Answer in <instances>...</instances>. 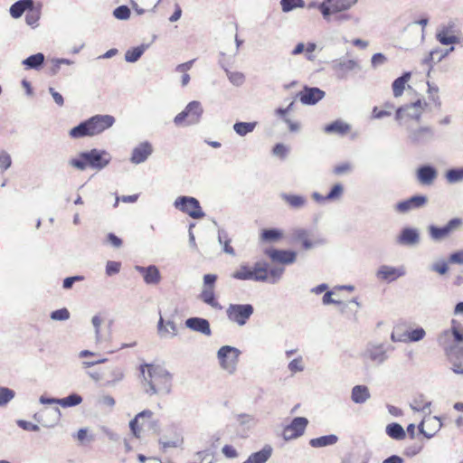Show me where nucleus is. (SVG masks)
Listing matches in <instances>:
<instances>
[{"instance_id": "1", "label": "nucleus", "mask_w": 463, "mask_h": 463, "mask_svg": "<svg viewBox=\"0 0 463 463\" xmlns=\"http://www.w3.org/2000/svg\"><path fill=\"white\" fill-rule=\"evenodd\" d=\"M140 374L146 393L154 395L157 393L169 394L172 390V374L163 366L152 364H144L139 367Z\"/></svg>"}, {"instance_id": "2", "label": "nucleus", "mask_w": 463, "mask_h": 463, "mask_svg": "<svg viewBox=\"0 0 463 463\" xmlns=\"http://www.w3.org/2000/svg\"><path fill=\"white\" fill-rule=\"evenodd\" d=\"M111 156L106 150L93 148L81 152L78 157L69 160V165L78 170L83 171L88 166L95 170H102L110 162Z\"/></svg>"}, {"instance_id": "3", "label": "nucleus", "mask_w": 463, "mask_h": 463, "mask_svg": "<svg viewBox=\"0 0 463 463\" xmlns=\"http://www.w3.org/2000/svg\"><path fill=\"white\" fill-rule=\"evenodd\" d=\"M290 240L292 242H300L302 249L309 250L313 248L325 245L326 240L315 234L312 230L305 228H295L291 231Z\"/></svg>"}, {"instance_id": "4", "label": "nucleus", "mask_w": 463, "mask_h": 463, "mask_svg": "<svg viewBox=\"0 0 463 463\" xmlns=\"http://www.w3.org/2000/svg\"><path fill=\"white\" fill-rule=\"evenodd\" d=\"M203 113L202 104L197 100H193L186 105L182 112L175 117L174 123L176 126L195 125L200 122Z\"/></svg>"}, {"instance_id": "5", "label": "nucleus", "mask_w": 463, "mask_h": 463, "mask_svg": "<svg viewBox=\"0 0 463 463\" xmlns=\"http://www.w3.org/2000/svg\"><path fill=\"white\" fill-rule=\"evenodd\" d=\"M241 351L231 345H223L217 351V358L222 370L233 374L237 368Z\"/></svg>"}, {"instance_id": "6", "label": "nucleus", "mask_w": 463, "mask_h": 463, "mask_svg": "<svg viewBox=\"0 0 463 463\" xmlns=\"http://www.w3.org/2000/svg\"><path fill=\"white\" fill-rule=\"evenodd\" d=\"M435 138V129L430 126L407 128V141L413 146H424Z\"/></svg>"}, {"instance_id": "7", "label": "nucleus", "mask_w": 463, "mask_h": 463, "mask_svg": "<svg viewBox=\"0 0 463 463\" xmlns=\"http://www.w3.org/2000/svg\"><path fill=\"white\" fill-rule=\"evenodd\" d=\"M463 219L455 217L450 219L444 226L430 225L428 232L430 239L434 241H441L448 238L451 233L461 230Z\"/></svg>"}, {"instance_id": "8", "label": "nucleus", "mask_w": 463, "mask_h": 463, "mask_svg": "<svg viewBox=\"0 0 463 463\" xmlns=\"http://www.w3.org/2000/svg\"><path fill=\"white\" fill-rule=\"evenodd\" d=\"M174 206L193 219H201L205 215L199 201L192 196H178L174 202Z\"/></svg>"}, {"instance_id": "9", "label": "nucleus", "mask_w": 463, "mask_h": 463, "mask_svg": "<svg viewBox=\"0 0 463 463\" xmlns=\"http://www.w3.org/2000/svg\"><path fill=\"white\" fill-rule=\"evenodd\" d=\"M254 307L250 304H230L226 315L230 321L242 326L252 316Z\"/></svg>"}, {"instance_id": "10", "label": "nucleus", "mask_w": 463, "mask_h": 463, "mask_svg": "<svg viewBox=\"0 0 463 463\" xmlns=\"http://www.w3.org/2000/svg\"><path fill=\"white\" fill-rule=\"evenodd\" d=\"M364 361H370L377 365L383 364L387 359V349L383 344L368 343L361 353Z\"/></svg>"}, {"instance_id": "11", "label": "nucleus", "mask_w": 463, "mask_h": 463, "mask_svg": "<svg viewBox=\"0 0 463 463\" xmlns=\"http://www.w3.org/2000/svg\"><path fill=\"white\" fill-rule=\"evenodd\" d=\"M427 103L421 99L399 107L396 110V120H402L404 117L420 121Z\"/></svg>"}, {"instance_id": "12", "label": "nucleus", "mask_w": 463, "mask_h": 463, "mask_svg": "<svg viewBox=\"0 0 463 463\" xmlns=\"http://www.w3.org/2000/svg\"><path fill=\"white\" fill-rule=\"evenodd\" d=\"M437 342L442 347L446 356H451L453 352H458V349L463 348V346L458 345L459 343L454 341L453 326L439 333Z\"/></svg>"}, {"instance_id": "13", "label": "nucleus", "mask_w": 463, "mask_h": 463, "mask_svg": "<svg viewBox=\"0 0 463 463\" xmlns=\"http://www.w3.org/2000/svg\"><path fill=\"white\" fill-rule=\"evenodd\" d=\"M308 424V420L305 417H295L290 424L283 430V438L286 440L297 439L302 436Z\"/></svg>"}, {"instance_id": "14", "label": "nucleus", "mask_w": 463, "mask_h": 463, "mask_svg": "<svg viewBox=\"0 0 463 463\" xmlns=\"http://www.w3.org/2000/svg\"><path fill=\"white\" fill-rule=\"evenodd\" d=\"M91 136H96L111 128L115 118L111 115H95L88 118Z\"/></svg>"}, {"instance_id": "15", "label": "nucleus", "mask_w": 463, "mask_h": 463, "mask_svg": "<svg viewBox=\"0 0 463 463\" xmlns=\"http://www.w3.org/2000/svg\"><path fill=\"white\" fill-rule=\"evenodd\" d=\"M428 202L426 195L417 194L413 195L407 200L399 202L395 204V211L400 213H406L410 211L420 209L423 207Z\"/></svg>"}, {"instance_id": "16", "label": "nucleus", "mask_w": 463, "mask_h": 463, "mask_svg": "<svg viewBox=\"0 0 463 463\" xmlns=\"http://www.w3.org/2000/svg\"><path fill=\"white\" fill-rule=\"evenodd\" d=\"M265 254L273 262L284 265L293 264L297 260V252L290 250L267 249Z\"/></svg>"}, {"instance_id": "17", "label": "nucleus", "mask_w": 463, "mask_h": 463, "mask_svg": "<svg viewBox=\"0 0 463 463\" xmlns=\"http://www.w3.org/2000/svg\"><path fill=\"white\" fill-rule=\"evenodd\" d=\"M406 269L404 266L392 267L389 265H382L377 270L378 279L387 281L388 283L395 281L397 279L405 276Z\"/></svg>"}, {"instance_id": "18", "label": "nucleus", "mask_w": 463, "mask_h": 463, "mask_svg": "<svg viewBox=\"0 0 463 463\" xmlns=\"http://www.w3.org/2000/svg\"><path fill=\"white\" fill-rule=\"evenodd\" d=\"M442 423L439 417L429 416L418 426L419 431L427 439H431L441 428Z\"/></svg>"}, {"instance_id": "19", "label": "nucleus", "mask_w": 463, "mask_h": 463, "mask_svg": "<svg viewBox=\"0 0 463 463\" xmlns=\"http://www.w3.org/2000/svg\"><path fill=\"white\" fill-rule=\"evenodd\" d=\"M324 90L317 87L305 86L303 90L298 94L300 101L305 105H315L325 97Z\"/></svg>"}, {"instance_id": "20", "label": "nucleus", "mask_w": 463, "mask_h": 463, "mask_svg": "<svg viewBox=\"0 0 463 463\" xmlns=\"http://www.w3.org/2000/svg\"><path fill=\"white\" fill-rule=\"evenodd\" d=\"M153 153V146L148 141L140 143L132 150L130 162L135 165H139L147 160Z\"/></svg>"}, {"instance_id": "21", "label": "nucleus", "mask_w": 463, "mask_h": 463, "mask_svg": "<svg viewBox=\"0 0 463 463\" xmlns=\"http://www.w3.org/2000/svg\"><path fill=\"white\" fill-rule=\"evenodd\" d=\"M332 69L336 73L337 78L345 79L348 71L360 69V66L354 60L338 59L333 61Z\"/></svg>"}, {"instance_id": "22", "label": "nucleus", "mask_w": 463, "mask_h": 463, "mask_svg": "<svg viewBox=\"0 0 463 463\" xmlns=\"http://www.w3.org/2000/svg\"><path fill=\"white\" fill-rule=\"evenodd\" d=\"M437 176V169L430 165H420L416 171L417 180L423 185L432 184Z\"/></svg>"}, {"instance_id": "23", "label": "nucleus", "mask_w": 463, "mask_h": 463, "mask_svg": "<svg viewBox=\"0 0 463 463\" xmlns=\"http://www.w3.org/2000/svg\"><path fill=\"white\" fill-rule=\"evenodd\" d=\"M185 326L194 332L210 336L212 330L207 319L198 317H189L185 320Z\"/></svg>"}, {"instance_id": "24", "label": "nucleus", "mask_w": 463, "mask_h": 463, "mask_svg": "<svg viewBox=\"0 0 463 463\" xmlns=\"http://www.w3.org/2000/svg\"><path fill=\"white\" fill-rule=\"evenodd\" d=\"M420 242V233L417 229L406 227L397 237V243L404 246H414Z\"/></svg>"}, {"instance_id": "25", "label": "nucleus", "mask_w": 463, "mask_h": 463, "mask_svg": "<svg viewBox=\"0 0 463 463\" xmlns=\"http://www.w3.org/2000/svg\"><path fill=\"white\" fill-rule=\"evenodd\" d=\"M34 6V0H18L10 7V14L13 18H20L24 12H28Z\"/></svg>"}, {"instance_id": "26", "label": "nucleus", "mask_w": 463, "mask_h": 463, "mask_svg": "<svg viewBox=\"0 0 463 463\" xmlns=\"http://www.w3.org/2000/svg\"><path fill=\"white\" fill-rule=\"evenodd\" d=\"M272 451V447L267 444L260 451L250 454L242 463H266L271 457Z\"/></svg>"}, {"instance_id": "27", "label": "nucleus", "mask_w": 463, "mask_h": 463, "mask_svg": "<svg viewBox=\"0 0 463 463\" xmlns=\"http://www.w3.org/2000/svg\"><path fill=\"white\" fill-rule=\"evenodd\" d=\"M45 57L43 53L38 52L33 55H30L26 59L22 61V64L24 66L26 70H40L44 63Z\"/></svg>"}, {"instance_id": "28", "label": "nucleus", "mask_w": 463, "mask_h": 463, "mask_svg": "<svg viewBox=\"0 0 463 463\" xmlns=\"http://www.w3.org/2000/svg\"><path fill=\"white\" fill-rule=\"evenodd\" d=\"M280 197L289 207L296 210L301 209L307 204V199L302 195L282 193Z\"/></svg>"}, {"instance_id": "29", "label": "nucleus", "mask_w": 463, "mask_h": 463, "mask_svg": "<svg viewBox=\"0 0 463 463\" xmlns=\"http://www.w3.org/2000/svg\"><path fill=\"white\" fill-rule=\"evenodd\" d=\"M350 129L351 126L342 120H335L324 128L327 134H338L340 136L345 135Z\"/></svg>"}, {"instance_id": "30", "label": "nucleus", "mask_w": 463, "mask_h": 463, "mask_svg": "<svg viewBox=\"0 0 463 463\" xmlns=\"http://www.w3.org/2000/svg\"><path fill=\"white\" fill-rule=\"evenodd\" d=\"M370 398L369 389L365 385H355L352 389L351 399L354 403H364Z\"/></svg>"}, {"instance_id": "31", "label": "nucleus", "mask_w": 463, "mask_h": 463, "mask_svg": "<svg viewBox=\"0 0 463 463\" xmlns=\"http://www.w3.org/2000/svg\"><path fill=\"white\" fill-rule=\"evenodd\" d=\"M338 441V437L335 434H329L321 436L318 438H314L309 440V445L312 448H324L328 446H333L336 444Z\"/></svg>"}, {"instance_id": "32", "label": "nucleus", "mask_w": 463, "mask_h": 463, "mask_svg": "<svg viewBox=\"0 0 463 463\" xmlns=\"http://www.w3.org/2000/svg\"><path fill=\"white\" fill-rule=\"evenodd\" d=\"M269 264L267 262H256L251 269L254 281L265 282L269 280Z\"/></svg>"}, {"instance_id": "33", "label": "nucleus", "mask_w": 463, "mask_h": 463, "mask_svg": "<svg viewBox=\"0 0 463 463\" xmlns=\"http://www.w3.org/2000/svg\"><path fill=\"white\" fill-rule=\"evenodd\" d=\"M411 73L410 71L404 72L402 76L394 80L392 84L393 96L398 98L402 95L406 83L410 80Z\"/></svg>"}, {"instance_id": "34", "label": "nucleus", "mask_w": 463, "mask_h": 463, "mask_svg": "<svg viewBox=\"0 0 463 463\" xmlns=\"http://www.w3.org/2000/svg\"><path fill=\"white\" fill-rule=\"evenodd\" d=\"M451 364V370L457 374H463V347L453 352L451 356H447Z\"/></svg>"}, {"instance_id": "35", "label": "nucleus", "mask_w": 463, "mask_h": 463, "mask_svg": "<svg viewBox=\"0 0 463 463\" xmlns=\"http://www.w3.org/2000/svg\"><path fill=\"white\" fill-rule=\"evenodd\" d=\"M69 135L72 138H81V137H92L90 128L89 120L86 119V120L80 122L76 127L72 128L70 130Z\"/></svg>"}, {"instance_id": "36", "label": "nucleus", "mask_w": 463, "mask_h": 463, "mask_svg": "<svg viewBox=\"0 0 463 463\" xmlns=\"http://www.w3.org/2000/svg\"><path fill=\"white\" fill-rule=\"evenodd\" d=\"M149 46H150V44H148V43H142L139 46L128 49L125 53L126 61H128V62L137 61L141 58V56L143 55L145 51L149 48Z\"/></svg>"}, {"instance_id": "37", "label": "nucleus", "mask_w": 463, "mask_h": 463, "mask_svg": "<svg viewBox=\"0 0 463 463\" xmlns=\"http://www.w3.org/2000/svg\"><path fill=\"white\" fill-rule=\"evenodd\" d=\"M283 238V232L277 228L263 229L260 232V241L263 242H275Z\"/></svg>"}, {"instance_id": "38", "label": "nucleus", "mask_w": 463, "mask_h": 463, "mask_svg": "<svg viewBox=\"0 0 463 463\" xmlns=\"http://www.w3.org/2000/svg\"><path fill=\"white\" fill-rule=\"evenodd\" d=\"M450 31L449 27H443L439 30L436 34L437 40L443 45L458 43V38L454 34H449Z\"/></svg>"}, {"instance_id": "39", "label": "nucleus", "mask_w": 463, "mask_h": 463, "mask_svg": "<svg viewBox=\"0 0 463 463\" xmlns=\"http://www.w3.org/2000/svg\"><path fill=\"white\" fill-rule=\"evenodd\" d=\"M386 434L396 440H402L405 438L406 433L402 426L397 422L390 423L385 429Z\"/></svg>"}, {"instance_id": "40", "label": "nucleus", "mask_w": 463, "mask_h": 463, "mask_svg": "<svg viewBox=\"0 0 463 463\" xmlns=\"http://www.w3.org/2000/svg\"><path fill=\"white\" fill-rule=\"evenodd\" d=\"M257 126V122H241L238 121L233 125V130L240 137H245L246 135L253 132Z\"/></svg>"}, {"instance_id": "41", "label": "nucleus", "mask_w": 463, "mask_h": 463, "mask_svg": "<svg viewBox=\"0 0 463 463\" xmlns=\"http://www.w3.org/2000/svg\"><path fill=\"white\" fill-rule=\"evenodd\" d=\"M445 179L449 184H458L463 182V166L453 167L446 171Z\"/></svg>"}, {"instance_id": "42", "label": "nucleus", "mask_w": 463, "mask_h": 463, "mask_svg": "<svg viewBox=\"0 0 463 463\" xmlns=\"http://www.w3.org/2000/svg\"><path fill=\"white\" fill-rule=\"evenodd\" d=\"M199 298L203 302L211 306L212 307H214V308L221 307L219 303L216 300L213 288H203Z\"/></svg>"}, {"instance_id": "43", "label": "nucleus", "mask_w": 463, "mask_h": 463, "mask_svg": "<svg viewBox=\"0 0 463 463\" xmlns=\"http://www.w3.org/2000/svg\"><path fill=\"white\" fill-rule=\"evenodd\" d=\"M326 2H330L333 11L337 14L350 9L358 0H326Z\"/></svg>"}, {"instance_id": "44", "label": "nucleus", "mask_w": 463, "mask_h": 463, "mask_svg": "<svg viewBox=\"0 0 463 463\" xmlns=\"http://www.w3.org/2000/svg\"><path fill=\"white\" fill-rule=\"evenodd\" d=\"M144 281L146 284L149 285H156L160 282L161 275L159 272V269L155 265L148 266V269L146 270V273L145 274Z\"/></svg>"}, {"instance_id": "45", "label": "nucleus", "mask_w": 463, "mask_h": 463, "mask_svg": "<svg viewBox=\"0 0 463 463\" xmlns=\"http://www.w3.org/2000/svg\"><path fill=\"white\" fill-rule=\"evenodd\" d=\"M218 241L223 245V251L231 256H235L234 249L230 245L231 240L227 238L226 232L223 229L218 230Z\"/></svg>"}, {"instance_id": "46", "label": "nucleus", "mask_w": 463, "mask_h": 463, "mask_svg": "<svg viewBox=\"0 0 463 463\" xmlns=\"http://www.w3.org/2000/svg\"><path fill=\"white\" fill-rule=\"evenodd\" d=\"M430 402H424L423 395H420L419 397L415 398L413 402L411 403V408L415 411L426 412L428 411V413H430Z\"/></svg>"}, {"instance_id": "47", "label": "nucleus", "mask_w": 463, "mask_h": 463, "mask_svg": "<svg viewBox=\"0 0 463 463\" xmlns=\"http://www.w3.org/2000/svg\"><path fill=\"white\" fill-rule=\"evenodd\" d=\"M59 405L62 407H73L82 402V397L78 393H71L67 397L59 399Z\"/></svg>"}, {"instance_id": "48", "label": "nucleus", "mask_w": 463, "mask_h": 463, "mask_svg": "<svg viewBox=\"0 0 463 463\" xmlns=\"http://www.w3.org/2000/svg\"><path fill=\"white\" fill-rule=\"evenodd\" d=\"M281 9L284 13H289L297 8H304V0H280Z\"/></svg>"}, {"instance_id": "49", "label": "nucleus", "mask_w": 463, "mask_h": 463, "mask_svg": "<svg viewBox=\"0 0 463 463\" xmlns=\"http://www.w3.org/2000/svg\"><path fill=\"white\" fill-rule=\"evenodd\" d=\"M232 278L240 280H253L251 269L247 265H241L232 274Z\"/></svg>"}, {"instance_id": "50", "label": "nucleus", "mask_w": 463, "mask_h": 463, "mask_svg": "<svg viewBox=\"0 0 463 463\" xmlns=\"http://www.w3.org/2000/svg\"><path fill=\"white\" fill-rule=\"evenodd\" d=\"M111 379L105 383V386L113 387L118 383L121 382L125 377V373L122 368L115 367L110 373Z\"/></svg>"}, {"instance_id": "51", "label": "nucleus", "mask_w": 463, "mask_h": 463, "mask_svg": "<svg viewBox=\"0 0 463 463\" xmlns=\"http://www.w3.org/2000/svg\"><path fill=\"white\" fill-rule=\"evenodd\" d=\"M15 396V392L8 387L0 386V407H5Z\"/></svg>"}, {"instance_id": "52", "label": "nucleus", "mask_w": 463, "mask_h": 463, "mask_svg": "<svg viewBox=\"0 0 463 463\" xmlns=\"http://www.w3.org/2000/svg\"><path fill=\"white\" fill-rule=\"evenodd\" d=\"M429 270L432 271V272H436L439 275H445L449 271L448 262L445 260L440 259V260L433 262L432 264H430L429 266Z\"/></svg>"}, {"instance_id": "53", "label": "nucleus", "mask_w": 463, "mask_h": 463, "mask_svg": "<svg viewBox=\"0 0 463 463\" xmlns=\"http://www.w3.org/2000/svg\"><path fill=\"white\" fill-rule=\"evenodd\" d=\"M343 194L344 186L342 184L337 183L332 186L329 193L326 195V198H327L329 202L337 201L343 196Z\"/></svg>"}, {"instance_id": "54", "label": "nucleus", "mask_w": 463, "mask_h": 463, "mask_svg": "<svg viewBox=\"0 0 463 463\" xmlns=\"http://www.w3.org/2000/svg\"><path fill=\"white\" fill-rule=\"evenodd\" d=\"M41 16L40 7L35 8L34 6L29 10L25 14L26 24L30 26H36Z\"/></svg>"}, {"instance_id": "55", "label": "nucleus", "mask_w": 463, "mask_h": 463, "mask_svg": "<svg viewBox=\"0 0 463 463\" xmlns=\"http://www.w3.org/2000/svg\"><path fill=\"white\" fill-rule=\"evenodd\" d=\"M43 412L50 414V416L52 417V422H42L43 426L47 428H52L55 426L59 422L61 416V411L58 407H54L50 410H45Z\"/></svg>"}, {"instance_id": "56", "label": "nucleus", "mask_w": 463, "mask_h": 463, "mask_svg": "<svg viewBox=\"0 0 463 463\" xmlns=\"http://www.w3.org/2000/svg\"><path fill=\"white\" fill-rule=\"evenodd\" d=\"M406 335L407 342H419L425 337L426 332L422 327H418L411 331H406Z\"/></svg>"}, {"instance_id": "57", "label": "nucleus", "mask_w": 463, "mask_h": 463, "mask_svg": "<svg viewBox=\"0 0 463 463\" xmlns=\"http://www.w3.org/2000/svg\"><path fill=\"white\" fill-rule=\"evenodd\" d=\"M227 77L232 84L234 86H241L244 83L245 77L243 73L239 71H230L227 69H225Z\"/></svg>"}, {"instance_id": "58", "label": "nucleus", "mask_w": 463, "mask_h": 463, "mask_svg": "<svg viewBox=\"0 0 463 463\" xmlns=\"http://www.w3.org/2000/svg\"><path fill=\"white\" fill-rule=\"evenodd\" d=\"M159 444L162 445L164 449L168 448H177L183 443V438L180 435L175 434V438L171 440H166L165 437H162L158 440Z\"/></svg>"}, {"instance_id": "59", "label": "nucleus", "mask_w": 463, "mask_h": 463, "mask_svg": "<svg viewBox=\"0 0 463 463\" xmlns=\"http://www.w3.org/2000/svg\"><path fill=\"white\" fill-rule=\"evenodd\" d=\"M317 8L326 20H329L330 15L335 14L332 5L330 2H326V0H323V2L317 5Z\"/></svg>"}, {"instance_id": "60", "label": "nucleus", "mask_w": 463, "mask_h": 463, "mask_svg": "<svg viewBox=\"0 0 463 463\" xmlns=\"http://www.w3.org/2000/svg\"><path fill=\"white\" fill-rule=\"evenodd\" d=\"M113 15L118 20H127L130 16V9L127 5H120L114 9Z\"/></svg>"}, {"instance_id": "61", "label": "nucleus", "mask_w": 463, "mask_h": 463, "mask_svg": "<svg viewBox=\"0 0 463 463\" xmlns=\"http://www.w3.org/2000/svg\"><path fill=\"white\" fill-rule=\"evenodd\" d=\"M52 320L65 321L70 318V312L67 308L63 307L61 309L54 310L50 315Z\"/></svg>"}, {"instance_id": "62", "label": "nucleus", "mask_w": 463, "mask_h": 463, "mask_svg": "<svg viewBox=\"0 0 463 463\" xmlns=\"http://www.w3.org/2000/svg\"><path fill=\"white\" fill-rule=\"evenodd\" d=\"M92 326L94 327V333H95V340L96 343H100L102 340L101 335H100V326L102 324V319L99 316H94L91 319Z\"/></svg>"}, {"instance_id": "63", "label": "nucleus", "mask_w": 463, "mask_h": 463, "mask_svg": "<svg viewBox=\"0 0 463 463\" xmlns=\"http://www.w3.org/2000/svg\"><path fill=\"white\" fill-rule=\"evenodd\" d=\"M121 263L118 261L109 260L106 263V274L107 276H113L120 271Z\"/></svg>"}, {"instance_id": "64", "label": "nucleus", "mask_w": 463, "mask_h": 463, "mask_svg": "<svg viewBox=\"0 0 463 463\" xmlns=\"http://www.w3.org/2000/svg\"><path fill=\"white\" fill-rule=\"evenodd\" d=\"M288 367L292 373L302 372L304 370L302 357L299 356L298 358L293 359L291 362H289Z\"/></svg>"}]
</instances>
